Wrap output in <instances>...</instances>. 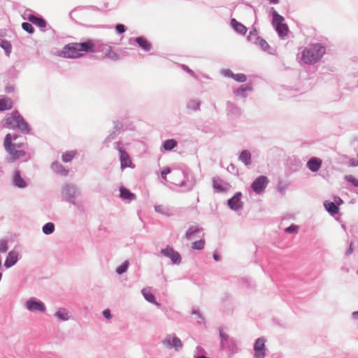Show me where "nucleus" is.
Segmentation results:
<instances>
[{
	"label": "nucleus",
	"mask_w": 358,
	"mask_h": 358,
	"mask_svg": "<svg viewBox=\"0 0 358 358\" xmlns=\"http://www.w3.org/2000/svg\"><path fill=\"white\" fill-rule=\"evenodd\" d=\"M241 194H236L231 199L228 201V205L230 208L233 210H238L242 207V202L241 201Z\"/></svg>",
	"instance_id": "f8f14e48"
},
{
	"label": "nucleus",
	"mask_w": 358,
	"mask_h": 358,
	"mask_svg": "<svg viewBox=\"0 0 358 358\" xmlns=\"http://www.w3.org/2000/svg\"><path fill=\"white\" fill-rule=\"evenodd\" d=\"M163 343L166 345H171L170 341L167 339L164 340Z\"/></svg>",
	"instance_id": "864d4df0"
},
{
	"label": "nucleus",
	"mask_w": 358,
	"mask_h": 358,
	"mask_svg": "<svg viewBox=\"0 0 358 358\" xmlns=\"http://www.w3.org/2000/svg\"><path fill=\"white\" fill-rule=\"evenodd\" d=\"M324 205L326 210L331 215L337 214L339 211L338 207L334 202L325 201Z\"/></svg>",
	"instance_id": "412c9836"
},
{
	"label": "nucleus",
	"mask_w": 358,
	"mask_h": 358,
	"mask_svg": "<svg viewBox=\"0 0 358 358\" xmlns=\"http://www.w3.org/2000/svg\"><path fill=\"white\" fill-rule=\"evenodd\" d=\"M22 29L28 32L29 34H33L34 32V29L32 25L29 22H23L22 24Z\"/></svg>",
	"instance_id": "e433bc0d"
},
{
	"label": "nucleus",
	"mask_w": 358,
	"mask_h": 358,
	"mask_svg": "<svg viewBox=\"0 0 358 358\" xmlns=\"http://www.w3.org/2000/svg\"><path fill=\"white\" fill-rule=\"evenodd\" d=\"M213 185L214 189L217 192H223L227 190V188L223 185L222 181L219 179L214 178L213 180Z\"/></svg>",
	"instance_id": "b1692460"
},
{
	"label": "nucleus",
	"mask_w": 358,
	"mask_h": 358,
	"mask_svg": "<svg viewBox=\"0 0 358 358\" xmlns=\"http://www.w3.org/2000/svg\"><path fill=\"white\" fill-rule=\"evenodd\" d=\"M357 273H358V271H357Z\"/></svg>",
	"instance_id": "13d9d810"
},
{
	"label": "nucleus",
	"mask_w": 358,
	"mask_h": 358,
	"mask_svg": "<svg viewBox=\"0 0 358 358\" xmlns=\"http://www.w3.org/2000/svg\"><path fill=\"white\" fill-rule=\"evenodd\" d=\"M231 73H233L231 71H227L225 75L231 77Z\"/></svg>",
	"instance_id": "5fc2aeb1"
},
{
	"label": "nucleus",
	"mask_w": 358,
	"mask_h": 358,
	"mask_svg": "<svg viewBox=\"0 0 358 358\" xmlns=\"http://www.w3.org/2000/svg\"><path fill=\"white\" fill-rule=\"evenodd\" d=\"M220 336L221 338V345L223 348L227 347L229 336L222 329H220Z\"/></svg>",
	"instance_id": "473e14b6"
},
{
	"label": "nucleus",
	"mask_w": 358,
	"mask_h": 358,
	"mask_svg": "<svg viewBox=\"0 0 358 358\" xmlns=\"http://www.w3.org/2000/svg\"><path fill=\"white\" fill-rule=\"evenodd\" d=\"M265 339L264 338H259L254 346L255 357V358H264L265 357Z\"/></svg>",
	"instance_id": "6e6552de"
},
{
	"label": "nucleus",
	"mask_w": 358,
	"mask_h": 358,
	"mask_svg": "<svg viewBox=\"0 0 358 358\" xmlns=\"http://www.w3.org/2000/svg\"><path fill=\"white\" fill-rule=\"evenodd\" d=\"M350 165H351L352 166H357V165H358V162H357V163H356V162H351Z\"/></svg>",
	"instance_id": "4d7b16f0"
},
{
	"label": "nucleus",
	"mask_w": 358,
	"mask_h": 358,
	"mask_svg": "<svg viewBox=\"0 0 358 358\" xmlns=\"http://www.w3.org/2000/svg\"><path fill=\"white\" fill-rule=\"evenodd\" d=\"M240 160H241L246 166L250 165L251 164V154L248 150H243L239 156Z\"/></svg>",
	"instance_id": "4be33fe9"
},
{
	"label": "nucleus",
	"mask_w": 358,
	"mask_h": 358,
	"mask_svg": "<svg viewBox=\"0 0 358 358\" xmlns=\"http://www.w3.org/2000/svg\"><path fill=\"white\" fill-rule=\"evenodd\" d=\"M6 127L9 129L17 128L24 133H28L30 130L27 122H25L17 111L13 112L8 115L6 119Z\"/></svg>",
	"instance_id": "20e7f679"
},
{
	"label": "nucleus",
	"mask_w": 358,
	"mask_h": 358,
	"mask_svg": "<svg viewBox=\"0 0 358 358\" xmlns=\"http://www.w3.org/2000/svg\"><path fill=\"white\" fill-rule=\"evenodd\" d=\"M0 46L5 50L7 55H10L12 50V45L8 41L3 40L1 41Z\"/></svg>",
	"instance_id": "bb28decb"
},
{
	"label": "nucleus",
	"mask_w": 358,
	"mask_h": 358,
	"mask_svg": "<svg viewBox=\"0 0 358 358\" xmlns=\"http://www.w3.org/2000/svg\"><path fill=\"white\" fill-rule=\"evenodd\" d=\"M76 46L78 48L79 52H94L95 51V44L91 39H87L82 43H76Z\"/></svg>",
	"instance_id": "1a4fd4ad"
},
{
	"label": "nucleus",
	"mask_w": 358,
	"mask_h": 358,
	"mask_svg": "<svg viewBox=\"0 0 358 358\" xmlns=\"http://www.w3.org/2000/svg\"><path fill=\"white\" fill-rule=\"evenodd\" d=\"M17 261V254L14 252H10L5 262V266L9 268L14 265Z\"/></svg>",
	"instance_id": "a211bd4d"
},
{
	"label": "nucleus",
	"mask_w": 358,
	"mask_h": 358,
	"mask_svg": "<svg viewBox=\"0 0 358 358\" xmlns=\"http://www.w3.org/2000/svg\"><path fill=\"white\" fill-rule=\"evenodd\" d=\"M55 315L62 320H67L69 315L67 313H62V311H57Z\"/></svg>",
	"instance_id": "79ce46f5"
},
{
	"label": "nucleus",
	"mask_w": 358,
	"mask_h": 358,
	"mask_svg": "<svg viewBox=\"0 0 358 358\" xmlns=\"http://www.w3.org/2000/svg\"><path fill=\"white\" fill-rule=\"evenodd\" d=\"M135 41L143 50L149 51L151 49V44L146 38L137 37Z\"/></svg>",
	"instance_id": "6ab92c4d"
},
{
	"label": "nucleus",
	"mask_w": 358,
	"mask_h": 358,
	"mask_svg": "<svg viewBox=\"0 0 358 358\" xmlns=\"http://www.w3.org/2000/svg\"><path fill=\"white\" fill-rule=\"evenodd\" d=\"M284 17L280 15L276 11L273 13L272 24L280 37L287 36L289 31L288 27L284 23Z\"/></svg>",
	"instance_id": "39448f33"
},
{
	"label": "nucleus",
	"mask_w": 358,
	"mask_h": 358,
	"mask_svg": "<svg viewBox=\"0 0 358 358\" xmlns=\"http://www.w3.org/2000/svg\"><path fill=\"white\" fill-rule=\"evenodd\" d=\"M177 145V141L174 139H169L166 140L163 145V147L165 150L169 151L171 150Z\"/></svg>",
	"instance_id": "393cba45"
},
{
	"label": "nucleus",
	"mask_w": 358,
	"mask_h": 358,
	"mask_svg": "<svg viewBox=\"0 0 358 358\" xmlns=\"http://www.w3.org/2000/svg\"><path fill=\"white\" fill-rule=\"evenodd\" d=\"M6 127L9 129L17 128L24 133H28L30 130L27 122H25L17 111L13 112L8 115L6 119Z\"/></svg>",
	"instance_id": "7ed1b4c3"
},
{
	"label": "nucleus",
	"mask_w": 358,
	"mask_h": 358,
	"mask_svg": "<svg viewBox=\"0 0 358 358\" xmlns=\"http://www.w3.org/2000/svg\"><path fill=\"white\" fill-rule=\"evenodd\" d=\"M13 106V103L11 99L8 97L0 99V111L10 110Z\"/></svg>",
	"instance_id": "2eb2a0df"
},
{
	"label": "nucleus",
	"mask_w": 358,
	"mask_h": 358,
	"mask_svg": "<svg viewBox=\"0 0 358 358\" xmlns=\"http://www.w3.org/2000/svg\"><path fill=\"white\" fill-rule=\"evenodd\" d=\"M116 31L119 34H122L125 31V27L124 24H118L115 27Z\"/></svg>",
	"instance_id": "37998d69"
},
{
	"label": "nucleus",
	"mask_w": 358,
	"mask_h": 358,
	"mask_svg": "<svg viewBox=\"0 0 358 358\" xmlns=\"http://www.w3.org/2000/svg\"><path fill=\"white\" fill-rule=\"evenodd\" d=\"M120 197L123 199H127L129 201L134 200L136 199V196L134 194L131 193L129 189L121 187L120 189Z\"/></svg>",
	"instance_id": "aec40b11"
},
{
	"label": "nucleus",
	"mask_w": 358,
	"mask_h": 358,
	"mask_svg": "<svg viewBox=\"0 0 358 358\" xmlns=\"http://www.w3.org/2000/svg\"><path fill=\"white\" fill-rule=\"evenodd\" d=\"M325 53V48L320 44L309 45L302 52L301 59L303 63L311 64L317 62Z\"/></svg>",
	"instance_id": "f03ea898"
},
{
	"label": "nucleus",
	"mask_w": 358,
	"mask_h": 358,
	"mask_svg": "<svg viewBox=\"0 0 358 358\" xmlns=\"http://www.w3.org/2000/svg\"><path fill=\"white\" fill-rule=\"evenodd\" d=\"M200 229L196 227H190L185 234V236L187 239H191L192 235L196 232H199Z\"/></svg>",
	"instance_id": "f704fd0d"
},
{
	"label": "nucleus",
	"mask_w": 358,
	"mask_h": 358,
	"mask_svg": "<svg viewBox=\"0 0 358 358\" xmlns=\"http://www.w3.org/2000/svg\"><path fill=\"white\" fill-rule=\"evenodd\" d=\"M104 53L106 57L111 59H117L118 58L117 55L113 52L110 47H108L105 50Z\"/></svg>",
	"instance_id": "2f4dec72"
},
{
	"label": "nucleus",
	"mask_w": 358,
	"mask_h": 358,
	"mask_svg": "<svg viewBox=\"0 0 358 358\" xmlns=\"http://www.w3.org/2000/svg\"><path fill=\"white\" fill-rule=\"evenodd\" d=\"M55 230V225L52 222L45 224L43 227V232L45 234H50Z\"/></svg>",
	"instance_id": "7c9ffc66"
},
{
	"label": "nucleus",
	"mask_w": 358,
	"mask_h": 358,
	"mask_svg": "<svg viewBox=\"0 0 358 358\" xmlns=\"http://www.w3.org/2000/svg\"><path fill=\"white\" fill-rule=\"evenodd\" d=\"M75 151H68L62 155V160L64 162H69L71 161L76 155Z\"/></svg>",
	"instance_id": "c85d7f7f"
},
{
	"label": "nucleus",
	"mask_w": 358,
	"mask_h": 358,
	"mask_svg": "<svg viewBox=\"0 0 358 358\" xmlns=\"http://www.w3.org/2000/svg\"><path fill=\"white\" fill-rule=\"evenodd\" d=\"M26 307L30 311L38 310L43 312L45 310V307L43 303L34 300L27 301L26 302Z\"/></svg>",
	"instance_id": "9b49d317"
},
{
	"label": "nucleus",
	"mask_w": 358,
	"mask_h": 358,
	"mask_svg": "<svg viewBox=\"0 0 358 358\" xmlns=\"http://www.w3.org/2000/svg\"><path fill=\"white\" fill-rule=\"evenodd\" d=\"M8 250L6 243L5 242H1L0 244V252H6Z\"/></svg>",
	"instance_id": "49530a36"
},
{
	"label": "nucleus",
	"mask_w": 358,
	"mask_h": 358,
	"mask_svg": "<svg viewBox=\"0 0 358 358\" xmlns=\"http://www.w3.org/2000/svg\"><path fill=\"white\" fill-rule=\"evenodd\" d=\"M14 182L15 184L19 187H24L25 186V182L24 180L20 177L18 171H17L15 174Z\"/></svg>",
	"instance_id": "cd10ccee"
},
{
	"label": "nucleus",
	"mask_w": 358,
	"mask_h": 358,
	"mask_svg": "<svg viewBox=\"0 0 358 358\" xmlns=\"http://www.w3.org/2000/svg\"><path fill=\"white\" fill-rule=\"evenodd\" d=\"M28 20L34 24L38 26L40 28H44L46 26V22L41 17H36L33 15H30Z\"/></svg>",
	"instance_id": "f3484780"
},
{
	"label": "nucleus",
	"mask_w": 358,
	"mask_h": 358,
	"mask_svg": "<svg viewBox=\"0 0 358 358\" xmlns=\"http://www.w3.org/2000/svg\"><path fill=\"white\" fill-rule=\"evenodd\" d=\"M173 345L176 350L181 348L182 346L181 341L178 337L173 338Z\"/></svg>",
	"instance_id": "a19ab883"
},
{
	"label": "nucleus",
	"mask_w": 358,
	"mask_h": 358,
	"mask_svg": "<svg viewBox=\"0 0 358 358\" xmlns=\"http://www.w3.org/2000/svg\"><path fill=\"white\" fill-rule=\"evenodd\" d=\"M213 259L215 260V261H219L220 259V257L217 254V253H214L213 254Z\"/></svg>",
	"instance_id": "603ef678"
},
{
	"label": "nucleus",
	"mask_w": 358,
	"mask_h": 358,
	"mask_svg": "<svg viewBox=\"0 0 358 358\" xmlns=\"http://www.w3.org/2000/svg\"><path fill=\"white\" fill-rule=\"evenodd\" d=\"M334 201L338 205L343 203L342 200L339 197L335 198Z\"/></svg>",
	"instance_id": "3c124183"
},
{
	"label": "nucleus",
	"mask_w": 358,
	"mask_h": 358,
	"mask_svg": "<svg viewBox=\"0 0 358 358\" xmlns=\"http://www.w3.org/2000/svg\"><path fill=\"white\" fill-rule=\"evenodd\" d=\"M142 294L143 295V296L145 297V299L152 303H154L155 305H159L156 301H155V296L150 292V291L148 289H143L142 290Z\"/></svg>",
	"instance_id": "5701e85b"
},
{
	"label": "nucleus",
	"mask_w": 358,
	"mask_h": 358,
	"mask_svg": "<svg viewBox=\"0 0 358 358\" xmlns=\"http://www.w3.org/2000/svg\"><path fill=\"white\" fill-rule=\"evenodd\" d=\"M255 43L264 50H266L269 48L268 43L260 37L257 38Z\"/></svg>",
	"instance_id": "c756f323"
},
{
	"label": "nucleus",
	"mask_w": 358,
	"mask_h": 358,
	"mask_svg": "<svg viewBox=\"0 0 358 358\" xmlns=\"http://www.w3.org/2000/svg\"><path fill=\"white\" fill-rule=\"evenodd\" d=\"M103 315L107 319L111 318L110 312V310L108 309L104 310L103 312Z\"/></svg>",
	"instance_id": "de8ad7c7"
},
{
	"label": "nucleus",
	"mask_w": 358,
	"mask_h": 358,
	"mask_svg": "<svg viewBox=\"0 0 358 358\" xmlns=\"http://www.w3.org/2000/svg\"><path fill=\"white\" fill-rule=\"evenodd\" d=\"M119 151L120 152V159L122 168L131 167L132 162L129 155L121 148L119 149Z\"/></svg>",
	"instance_id": "ddd939ff"
},
{
	"label": "nucleus",
	"mask_w": 358,
	"mask_h": 358,
	"mask_svg": "<svg viewBox=\"0 0 358 358\" xmlns=\"http://www.w3.org/2000/svg\"><path fill=\"white\" fill-rule=\"evenodd\" d=\"M353 317L355 319H358V312H354L353 313Z\"/></svg>",
	"instance_id": "6e6d98bb"
},
{
	"label": "nucleus",
	"mask_w": 358,
	"mask_h": 358,
	"mask_svg": "<svg viewBox=\"0 0 358 358\" xmlns=\"http://www.w3.org/2000/svg\"><path fill=\"white\" fill-rule=\"evenodd\" d=\"M161 252L164 256L169 257L173 263H178L180 261L179 253L170 247L162 250Z\"/></svg>",
	"instance_id": "9d476101"
},
{
	"label": "nucleus",
	"mask_w": 358,
	"mask_h": 358,
	"mask_svg": "<svg viewBox=\"0 0 358 358\" xmlns=\"http://www.w3.org/2000/svg\"><path fill=\"white\" fill-rule=\"evenodd\" d=\"M298 230V227L295 225H291L290 227L285 229V231L288 233H294Z\"/></svg>",
	"instance_id": "c03bdc74"
},
{
	"label": "nucleus",
	"mask_w": 358,
	"mask_h": 358,
	"mask_svg": "<svg viewBox=\"0 0 358 358\" xmlns=\"http://www.w3.org/2000/svg\"><path fill=\"white\" fill-rule=\"evenodd\" d=\"M171 172V170L169 168H166L162 171V178L166 180V175L169 174Z\"/></svg>",
	"instance_id": "a18cd8bd"
},
{
	"label": "nucleus",
	"mask_w": 358,
	"mask_h": 358,
	"mask_svg": "<svg viewBox=\"0 0 358 358\" xmlns=\"http://www.w3.org/2000/svg\"><path fill=\"white\" fill-rule=\"evenodd\" d=\"M205 245V241L203 240H199L192 243V248L194 250H201Z\"/></svg>",
	"instance_id": "c9c22d12"
},
{
	"label": "nucleus",
	"mask_w": 358,
	"mask_h": 358,
	"mask_svg": "<svg viewBox=\"0 0 358 358\" xmlns=\"http://www.w3.org/2000/svg\"><path fill=\"white\" fill-rule=\"evenodd\" d=\"M231 77L234 78L235 80L240 82V83H244L247 80V77L243 73H231Z\"/></svg>",
	"instance_id": "72a5a7b5"
},
{
	"label": "nucleus",
	"mask_w": 358,
	"mask_h": 358,
	"mask_svg": "<svg viewBox=\"0 0 358 358\" xmlns=\"http://www.w3.org/2000/svg\"><path fill=\"white\" fill-rule=\"evenodd\" d=\"M18 138L19 136L15 134H8L5 136L3 146L8 153L9 162H13L25 155V152L22 150L24 143L17 141Z\"/></svg>",
	"instance_id": "f257e3e1"
},
{
	"label": "nucleus",
	"mask_w": 358,
	"mask_h": 358,
	"mask_svg": "<svg viewBox=\"0 0 358 358\" xmlns=\"http://www.w3.org/2000/svg\"><path fill=\"white\" fill-rule=\"evenodd\" d=\"M345 179L351 182L355 187H358V179L354 178L352 176H346Z\"/></svg>",
	"instance_id": "ea45409f"
},
{
	"label": "nucleus",
	"mask_w": 358,
	"mask_h": 358,
	"mask_svg": "<svg viewBox=\"0 0 358 358\" xmlns=\"http://www.w3.org/2000/svg\"><path fill=\"white\" fill-rule=\"evenodd\" d=\"M163 206H156L155 207V210L156 211L159 212V213H164V210H163Z\"/></svg>",
	"instance_id": "09e8293b"
},
{
	"label": "nucleus",
	"mask_w": 358,
	"mask_h": 358,
	"mask_svg": "<svg viewBox=\"0 0 358 358\" xmlns=\"http://www.w3.org/2000/svg\"><path fill=\"white\" fill-rule=\"evenodd\" d=\"M64 57L78 58L82 56L76 46V43H71L66 45L62 52Z\"/></svg>",
	"instance_id": "0eeeda50"
},
{
	"label": "nucleus",
	"mask_w": 358,
	"mask_h": 358,
	"mask_svg": "<svg viewBox=\"0 0 358 358\" xmlns=\"http://www.w3.org/2000/svg\"><path fill=\"white\" fill-rule=\"evenodd\" d=\"M52 169L57 172L63 176L67 175L69 171L65 169L62 165L58 163H55L52 164Z\"/></svg>",
	"instance_id": "a878e982"
},
{
	"label": "nucleus",
	"mask_w": 358,
	"mask_h": 358,
	"mask_svg": "<svg viewBox=\"0 0 358 358\" xmlns=\"http://www.w3.org/2000/svg\"><path fill=\"white\" fill-rule=\"evenodd\" d=\"M352 243H350L349 249L346 252V255L351 254L353 251Z\"/></svg>",
	"instance_id": "8fccbe9b"
},
{
	"label": "nucleus",
	"mask_w": 358,
	"mask_h": 358,
	"mask_svg": "<svg viewBox=\"0 0 358 358\" xmlns=\"http://www.w3.org/2000/svg\"><path fill=\"white\" fill-rule=\"evenodd\" d=\"M231 24L233 28L241 34H245L247 32V28L243 24L238 22L236 20L232 19L231 21Z\"/></svg>",
	"instance_id": "dca6fc26"
},
{
	"label": "nucleus",
	"mask_w": 358,
	"mask_h": 358,
	"mask_svg": "<svg viewBox=\"0 0 358 358\" xmlns=\"http://www.w3.org/2000/svg\"><path fill=\"white\" fill-rule=\"evenodd\" d=\"M269 180L267 177L261 176L257 178L252 184V190L257 194L262 193L267 186Z\"/></svg>",
	"instance_id": "423d86ee"
},
{
	"label": "nucleus",
	"mask_w": 358,
	"mask_h": 358,
	"mask_svg": "<svg viewBox=\"0 0 358 358\" xmlns=\"http://www.w3.org/2000/svg\"><path fill=\"white\" fill-rule=\"evenodd\" d=\"M252 90V88L249 86H246V87H240L237 91H236V94L238 96H244V93L245 91L248 90V91H250Z\"/></svg>",
	"instance_id": "4c0bfd02"
},
{
	"label": "nucleus",
	"mask_w": 358,
	"mask_h": 358,
	"mask_svg": "<svg viewBox=\"0 0 358 358\" xmlns=\"http://www.w3.org/2000/svg\"><path fill=\"white\" fill-rule=\"evenodd\" d=\"M127 267H128V262H126L124 264H122V265H120L119 267H117L116 271L117 273L122 274L127 271Z\"/></svg>",
	"instance_id": "58836bf2"
},
{
	"label": "nucleus",
	"mask_w": 358,
	"mask_h": 358,
	"mask_svg": "<svg viewBox=\"0 0 358 358\" xmlns=\"http://www.w3.org/2000/svg\"><path fill=\"white\" fill-rule=\"evenodd\" d=\"M322 165V160L319 158L313 157L307 163L308 168L313 171H317Z\"/></svg>",
	"instance_id": "4468645a"
}]
</instances>
